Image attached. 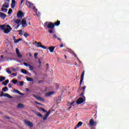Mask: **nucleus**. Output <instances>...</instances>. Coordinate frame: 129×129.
I'll use <instances>...</instances> for the list:
<instances>
[{"mask_svg": "<svg viewBox=\"0 0 129 129\" xmlns=\"http://www.w3.org/2000/svg\"><path fill=\"white\" fill-rule=\"evenodd\" d=\"M1 58L2 59H4V55H1Z\"/></svg>", "mask_w": 129, "mask_h": 129, "instance_id": "69168bd1", "label": "nucleus"}, {"mask_svg": "<svg viewBox=\"0 0 129 129\" xmlns=\"http://www.w3.org/2000/svg\"><path fill=\"white\" fill-rule=\"evenodd\" d=\"M6 28L7 29H4V33L5 34H9V33H10V32L12 31V27H11V26H10L9 25H7L6 26Z\"/></svg>", "mask_w": 129, "mask_h": 129, "instance_id": "f03ea898", "label": "nucleus"}, {"mask_svg": "<svg viewBox=\"0 0 129 129\" xmlns=\"http://www.w3.org/2000/svg\"><path fill=\"white\" fill-rule=\"evenodd\" d=\"M8 87H9V88H12V84H9L8 85Z\"/></svg>", "mask_w": 129, "mask_h": 129, "instance_id": "603ef678", "label": "nucleus"}, {"mask_svg": "<svg viewBox=\"0 0 129 129\" xmlns=\"http://www.w3.org/2000/svg\"><path fill=\"white\" fill-rule=\"evenodd\" d=\"M42 67V64H39V66H38V68H41Z\"/></svg>", "mask_w": 129, "mask_h": 129, "instance_id": "6e6d98bb", "label": "nucleus"}, {"mask_svg": "<svg viewBox=\"0 0 129 129\" xmlns=\"http://www.w3.org/2000/svg\"><path fill=\"white\" fill-rule=\"evenodd\" d=\"M0 18H2V19H6V18H7V15L3 12H0Z\"/></svg>", "mask_w": 129, "mask_h": 129, "instance_id": "f8f14e48", "label": "nucleus"}, {"mask_svg": "<svg viewBox=\"0 0 129 129\" xmlns=\"http://www.w3.org/2000/svg\"><path fill=\"white\" fill-rule=\"evenodd\" d=\"M63 46V44H61L60 45L59 47L60 48H62Z\"/></svg>", "mask_w": 129, "mask_h": 129, "instance_id": "13d9d810", "label": "nucleus"}, {"mask_svg": "<svg viewBox=\"0 0 129 129\" xmlns=\"http://www.w3.org/2000/svg\"><path fill=\"white\" fill-rule=\"evenodd\" d=\"M8 98H10V99H12L13 98V96H11V95L8 94L7 95Z\"/></svg>", "mask_w": 129, "mask_h": 129, "instance_id": "79ce46f5", "label": "nucleus"}, {"mask_svg": "<svg viewBox=\"0 0 129 129\" xmlns=\"http://www.w3.org/2000/svg\"><path fill=\"white\" fill-rule=\"evenodd\" d=\"M24 105H23V104L19 103L17 105V108H24Z\"/></svg>", "mask_w": 129, "mask_h": 129, "instance_id": "412c9836", "label": "nucleus"}, {"mask_svg": "<svg viewBox=\"0 0 129 129\" xmlns=\"http://www.w3.org/2000/svg\"><path fill=\"white\" fill-rule=\"evenodd\" d=\"M17 55L18 58H22V57H23V55H22V54H21V53L20 52L17 53Z\"/></svg>", "mask_w": 129, "mask_h": 129, "instance_id": "e433bc0d", "label": "nucleus"}, {"mask_svg": "<svg viewBox=\"0 0 129 129\" xmlns=\"http://www.w3.org/2000/svg\"><path fill=\"white\" fill-rule=\"evenodd\" d=\"M26 79L27 81H34V79H33L32 78L27 77Z\"/></svg>", "mask_w": 129, "mask_h": 129, "instance_id": "2f4dec72", "label": "nucleus"}, {"mask_svg": "<svg viewBox=\"0 0 129 129\" xmlns=\"http://www.w3.org/2000/svg\"><path fill=\"white\" fill-rule=\"evenodd\" d=\"M37 99L38 100H40V101H45V99L41 97H38V98H37Z\"/></svg>", "mask_w": 129, "mask_h": 129, "instance_id": "c756f323", "label": "nucleus"}, {"mask_svg": "<svg viewBox=\"0 0 129 129\" xmlns=\"http://www.w3.org/2000/svg\"><path fill=\"white\" fill-rule=\"evenodd\" d=\"M1 11L2 12H3V13H7L8 12V9H5L4 8H1Z\"/></svg>", "mask_w": 129, "mask_h": 129, "instance_id": "393cba45", "label": "nucleus"}, {"mask_svg": "<svg viewBox=\"0 0 129 129\" xmlns=\"http://www.w3.org/2000/svg\"><path fill=\"white\" fill-rule=\"evenodd\" d=\"M23 64H24V65L25 66H26V67H30V66L31 65V64H30L27 63V62H24Z\"/></svg>", "mask_w": 129, "mask_h": 129, "instance_id": "f704fd0d", "label": "nucleus"}, {"mask_svg": "<svg viewBox=\"0 0 129 129\" xmlns=\"http://www.w3.org/2000/svg\"><path fill=\"white\" fill-rule=\"evenodd\" d=\"M83 90H85V88H86V86H84L83 88ZM84 90L83 91V92H84Z\"/></svg>", "mask_w": 129, "mask_h": 129, "instance_id": "4d7b16f0", "label": "nucleus"}, {"mask_svg": "<svg viewBox=\"0 0 129 129\" xmlns=\"http://www.w3.org/2000/svg\"><path fill=\"white\" fill-rule=\"evenodd\" d=\"M33 96H34V97H35V98H36V99H38L39 97H37V95H33Z\"/></svg>", "mask_w": 129, "mask_h": 129, "instance_id": "3c124183", "label": "nucleus"}, {"mask_svg": "<svg viewBox=\"0 0 129 129\" xmlns=\"http://www.w3.org/2000/svg\"><path fill=\"white\" fill-rule=\"evenodd\" d=\"M13 13V10L12 9H10L8 11V15H11Z\"/></svg>", "mask_w": 129, "mask_h": 129, "instance_id": "58836bf2", "label": "nucleus"}, {"mask_svg": "<svg viewBox=\"0 0 129 129\" xmlns=\"http://www.w3.org/2000/svg\"><path fill=\"white\" fill-rule=\"evenodd\" d=\"M20 86H23V85H24V82L23 81H20Z\"/></svg>", "mask_w": 129, "mask_h": 129, "instance_id": "c03bdc74", "label": "nucleus"}, {"mask_svg": "<svg viewBox=\"0 0 129 129\" xmlns=\"http://www.w3.org/2000/svg\"><path fill=\"white\" fill-rule=\"evenodd\" d=\"M21 24H22L23 28H26V27H27V26H28V24L27 23V21L25 19H23L22 20Z\"/></svg>", "mask_w": 129, "mask_h": 129, "instance_id": "0eeeda50", "label": "nucleus"}, {"mask_svg": "<svg viewBox=\"0 0 129 129\" xmlns=\"http://www.w3.org/2000/svg\"><path fill=\"white\" fill-rule=\"evenodd\" d=\"M23 39L22 38H19L18 39H16L15 40V41H14L15 44L17 43H19V42H20V41H22Z\"/></svg>", "mask_w": 129, "mask_h": 129, "instance_id": "cd10ccee", "label": "nucleus"}, {"mask_svg": "<svg viewBox=\"0 0 129 129\" xmlns=\"http://www.w3.org/2000/svg\"><path fill=\"white\" fill-rule=\"evenodd\" d=\"M24 122L25 123H26V124H27V125H28V126H30V127H33V126H34V124H33V123H32V122L30 121L25 120H24Z\"/></svg>", "mask_w": 129, "mask_h": 129, "instance_id": "39448f33", "label": "nucleus"}, {"mask_svg": "<svg viewBox=\"0 0 129 129\" xmlns=\"http://www.w3.org/2000/svg\"><path fill=\"white\" fill-rule=\"evenodd\" d=\"M6 28H7V25H0V29L2 31H4Z\"/></svg>", "mask_w": 129, "mask_h": 129, "instance_id": "f3484780", "label": "nucleus"}, {"mask_svg": "<svg viewBox=\"0 0 129 129\" xmlns=\"http://www.w3.org/2000/svg\"><path fill=\"white\" fill-rule=\"evenodd\" d=\"M36 115H37V116H39V117H43V115L41 113L37 112Z\"/></svg>", "mask_w": 129, "mask_h": 129, "instance_id": "7c9ffc66", "label": "nucleus"}, {"mask_svg": "<svg viewBox=\"0 0 129 129\" xmlns=\"http://www.w3.org/2000/svg\"><path fill=\"white\" fill-rule=\"evenodd\" d=\"M42 61H43V59H42V58H38L39 64H42Z\"/></svg>", "mask_w": 129, "mask_h": 129, "instance_id": "4c0bfd02", "label": "nucleus"}, {"mask_svg": "<svg viewBox=\"0 0 129 129\" xmlns=\"http://www.w3.org/2000/svg\"><path fill=\"white\" fill-rule=\"evenodd\" d=\"M42 43H41V42H38V43H37V45H38V46H40L39 45H41Z\"/></svg>", "mask_w": 129, "mask_h": 129, "instance_id": "0e129e2a", "label": "nucleus"}, {"mask_svg": "<svg viewBox=\"0 0 129 129\" xmlns=\"http://www.w3.org/2000/svg\"><path fill=\"white\" fill-rule=\"evenodd\" d=\"M90 124L92 126H93L94 124H95V122H94L93 118L91 119L90 121Z\"/></svg>", "mask_w": 129, "mask_h": 129, "instance_id": "aec40b11", "label": "nucleus"}, {"mask_svg": "<svg viewBox=\"0 0 129 129\" xmlns=\"http://www.w3.org/2000/svg\"><path fill=\"white\" fill-rule=\"evenodd\" d=\"M12 75H14V76H17V75H18V74H17V73H12Z\"/></svg>", "mask_w": 129, "mask_h": 129, "instance_id": "5fc2aeb1", "label": "nucleus"}, {"mask_svg": "<svg viewBox=\"0 0 129 129\" xmlns=\"http://www.w3.org/2000/svg\"><path fill=\"white\" fill-rule=\"evenodd\" d=\"M5 80H6V77L3 76L0 77V82H3Z\"/></svg>", "mask_w": 129, "mask_h": 129, "instance_id": "5701e85b", "label": "nucleus"}, {"mask_svg": "<svg viewBox=\"0 0 129 129\" xmlns=\"http://www.w3.org/2000/svg\"><path fill=\"white\" fill-rule=\"evenodd\" d=\"M23 17H24V13L21 11L18 12L17 13V18H18V19H22Z\"/></svg>", "mask_w": 129, "mask_h": 129, "instance_id": "423d86ee", "label": "nucleus"}, {"mask_svg": "<svg viewBox=\"0 0 129 129\" xmlns=\"http://www.w3.org/2000/svg\"><path fill=\"white\" fill-rule=\"evenodd\" d=\"M23 36L25 37V38H27L28 37H29L30 36V34H28V33L25 32L24 33V34L23 35Z\"/></svg>", "mask_w": 129, "mask_h": 129, "instance_id": "72a5a7b5", "label": "nucleus"}, {"mask_svg": "<svg viewBox=\"0 0 129 129\" xmlns=\"http://www.w3.org/2000/svg\"><path fill=\"white\" fill-rule=\"evenodd\" d=\"M43 82V81L40 80L38 81V83H42Z\"/></svg>", "mask_w": 129, "mask_h": 129, "instance_id": "052dcab7", "label": "nucleus"}, {"mask_svg": "<svg viewBox=\"0 0 129 129\" xmlns=\"http://www.w3.org/2000/svg\"><path fill=\"white\" fill-rule=\"evenodd\" d=\"M34 67L33 66H32V65H30V67H29V70L30 71H33V70H34Z\"/></svg>", "mask_w": 129, "mask_h": 129, "instance_id": "473e14b6", "label": "nucleus"}, {"mask_svg": "<svg viewBox=\"0 0 129 129\" xmlns=\"http://www.w3.org/2000/svg\"><path fill=\"white\" fill-rule=\"evenodd\" d=\"M5 118H7V119H10V117H5Z\"/></svg>", "mask_w": 129, "mask_h": 129, "instance_id": "774afa93", "label": "nucleus"}, {"mask_svg": "<svg viewBox=\"0 0 129 129\" xmlns=\"http://www.w3.org/2000/svg\"><path fill=\"white\" fill-rule=\"evenodd\" d=\"M52 36H53L54 39H57V40H58V41H60L61 42V39L58 38V37H57V35H56V34H53L52 35Z\"/></svg>", "mask_w": 129, "mask_h": 129, "instance_id": "4be33fe9", "label": "nucleus"}, {"mask_svg": "<svg viewBox=\"0 0 129 129\" xmlns=\"http://www.w3.org/2000/svg\"><path fill=\"white\" fill-rule=\"evenodd\" d=\"M75 103V101L73 102L72 103H71V105H73Z\"/></svg>", "mask_w": 129, "mask_h": 129, "instance_id": "bf43d9fd", "label": "nucleus"}, {"mask_svg": "<svg viewBox=\"0 0 129 129\" xmlns=\"http://www.w3.org/2000/svg\"><path fill=\"white\" fill-rule=\"evenodd\" d=\"M52 94H54V92H49L46 94L45 96L49 97V96H51Z\"/></svg>", "mask_w": 129, "mask_h": 129, "instance_id": "dca6fc26", "label": "nucleus"}, {"mask_svg": "<svg viewBox=\"0 0 129 129\" xmlns=\"http://www.w3.org/2000/svg\"><path fill=\"white\" fill-rule=\"evenodd\" d=\"M8 94H4V92H1V96L3 97V96H5V97H7Z\"/></svg>", "mask_w": 129, "mask_h": 129, "instance_id": "b1692460", "label": "nucleus"}, {"mask_svg": "<svg viewBox=\"0 0 129 129\" xmlns=\"http://www.w3.org/2000/svg\"><path fill=\"white\" fill-rule=\"evenodd\" d=\"M15 23L16 24H17V26L15 27L16 29H18V28H19V27H20V24L21 25V19H17L16 20H15Z\"/></svg>", "mask_w": 129, "mask_h": 129, "instance_id": "6e6552de", "label": "nucleus"}, {"mask_svg": "<svg viewBox=\"0 0 129 129\" xmlns=\"http://www.w3.org/2000/svg\"><path fill=\"white\" fill-rule=\"evenodd\" d=\"M47 69H49V64H46Z\"/></svg>", "mask_w": 129, "mask_h": 129, "instance_id": "680f3d73", "label": "nucleus"}, {"mask_svg": "<svg viewBox=\"0 0 129 129\" xmlns=\"http://www.w3.org/2000/svg\"><path fill=\"white\" fill-rule=\"evenodd\" d=\"M24 0H21V3H20L21 6H22V5H23V3H24Z\"/></svg>", "mask_w": 129, "mask_h": 129, "instance_id": "864d4df0", "label": "nucleus"}, {"mask_svg": "<svg viewBox=\"0 0 129 129\" xmlns=\"http://www.w3.org/2000/svg\"><path fill=\"white\" fill-rule=\"evenodd\" d=\"M6 72H7V73H8V74H12V72L11 71H10V68H8L6 69Z\"/></svg>", "mask_w": 129, "mask_h": 129, "instance_id": "c85d7f7f", "label": "nucleus"}, {"mask_svg": "<svg viewBox=\"0 0 129 129\" xmlns=\"http://www.w3.org/2000/svg\"><path fill=\"white\" fill-rule=\"evenodd\" d=\"M12 9H15L16 7V0H12L11 4Z\"/></svg>", "mask_w": 129, "mask_h": 129, "instance_id": "9d476101", "label": "nucleus"}, {"mask_svg": "<svg viewBox=\"0 0 129 129\" xmlns=\"http://www.w3.org/2000/svg\"><path fill=\"white\" fill-rule=\"evenodd\" d=\"M51 113V111L49 110L48 112H46L44 116L43 117V120H46L47 118H48V116H49V115Z\"/></svg>", "mask_w": 129, "mask_h": 129, "instance_id": "1a4fd4ad", "label": "nucleus"}, {"mask_svg": "<svg viewBox=\"0 0 129 129\" xmlns=\"http://www.w3.org/2000/svg\"><path fill=\"white\" fill-rule=\"evenodd\" d=\"M60 25V21L57 20L56 22H54V23L52 22H46L44 23V28H47L48 29H50L48 30V32L49 34H54L55 32L53 31L52 30L55 29V26L58 27Z\"/></svg>", "mask_w": 129, "mask_h": 129, "instance_id": "f257e3e1", "label": "nucleus"}, {"mask_svg": "<svg viewBox=\"0 0 129 129\" xmlns=\"http://www.w3.org/2000/svg\"><path fill=\"white\" fill-rule=\"evenodd\" d=\"M10 7V4L6 2L3 6V8H5L6 9H8V8Z\"/></svg>", "mask_w": 129, "mask_h": 129, "instance_id": "2eb2a0df", "label": "nucleus"}, {"mask_svg": "<svg viewBox=\"0 0 129 129\" xmlns=\"http://www.w3.org/2000/svg\"><path fill=\"white\" fill-rule=\"evenodd\" d=\"M16 54H18L19 53H20V50H19V48H16Z\"/></svg>", "mask_w": 129, "mask_h": 129, "instance_id": "09e8293b", "label": "nucleus"}, {"mask_svg": "<svg viewBox=\"0 0 129 129\" xmlns=\"http://www.w3.org/2000/svg\"><path fill=\"white\" fill-rule=\"evenodd\" d=\"M11 82H12V83H13V84H17L18 83V80H15V79H13L11 81Z\"/></svg>", "mask_w": 129, "mask_h": 129, "instance_id": "a878e982", "label": "nucleus"}, {"mask_svg": "<svg viewBox=\"0 0 129 129\" xmlns=\"http://www.w3.org/2000/svg\"><path fill=\"white\" fill-rule=\"evenodd\" d=\"M81 96H83L84 99H85V96H84V92H83V93H82L80 95Z\"/></svg>", "mask_w": 129, "mask_h": 129, "instance_id": "a18cd8bd", "label": "nucleus"}, {"mask_svg": "<svg viewBox=\"0 0 129 129\" xmlns=\"http://www.w3.org/2000/svg\"><path fill=\"white\" fill-rule=\"evenodd\" d=\"M26 90L27 91H30V90H29V89H28V88H26Z\"/></svg>", "mask_w": 129, "mask_h": 129, "instance_id": "338daca9", "label": "nucleus"}, {"mask_svg": "<svg viewBox=\"0 0 129 129\" xmlns=\"http://www.w3.org/2000/svg\"><path fill=\"white\" fill-rule=\"evenodd\" d=\"M55 46H50L48 47V50H49L51 53H53L54 52V50H55Z\"/></svg>", "mask_w": 129, "mask_h": 129, "instance_id": "ddd939ff", "label": "nucleus"}, {"mask_svg": "<svg viewBox=\"0 0 129 129\" xmlns=\"http://www.w3.org/2000/svg\"><path fill=\"white\" fill-rule=\"evenodd\" d=\"M2 90H3V91H7V90H9V88H8V87H4L2 89Z\"/></svg>", "mask_w": 129, "mask_h": 129, "instance_id": "c9c22d12", "label": "nucleus"}, {"mask_svg": "<svg viewBox=\"0 0 129 129\" xmlns=\"http://www.w3.org/2000/svg\"><path fill=\"white\" fill-rule=\"evenodd\" d=\"M14 92H16V93H18V94H19V95H24V93H21V92H20V91L18 90L15 89L14 90Z\"/></svg>", "mask_w": 129, "mask_h": 129, "instance_id": "6ab92c4d", "label": "nucleus"}, {"mask_svg": "<svg viewBox=\"0 0 129 129\" xmlns=\"http://www.w3.org/2000/svg\"><path fill=\"white\" fill-rule=\"evenodd\" d=\"M37 57H38V53H35L34 54V58H35V59H37Z\"/></svg>", "mask_w": 129, "mask_h": 129, "instance_id": "49530a36", "label": "nucleus"}, {"mask_svg": "<svg viewBox=\"0 0 129 129\" xmlns=\"http://www.w3.org/2000/svg\"><path fill=\"white\" fill-rule=\"evenodd\" d=\"M38 47H39L40 48H42V49H47V47L43 46L42 45L38 46Z\"/></svg>", "mask_w": 129, "mask_h": 129, "instance_id": "ea45409f", "label": "nucleus"}, {"mask_svg": "<svg viewBox=\"0 0 129 129\" xmlns=\"http://www.w3.org/2000/svg\"><path fill=\"white\" fill-rule=\"evenodd\" d=\"M84 74H85V71H83L81 75V80L80 81V87H81V85L82 84V82H83V79H84Z\"/></svg>", "mask_w": 129, "mask_h": 129, "instance_id": "20e7f679", "label": "nucleus"}, {"mask_svg": "<svg viewBox=\"0 0 129 129\" xmlns=\"http://www.w3.org/2000/svg\"><path fill=\"white\" fill-rule=\"evenodd\" d=\"M9 82H10V81L9 80H6L5 82H3L2 83V84H3V85H4L5 86H7Z\"/></svg>", "mask_w": 129, "mask_h": 129, "instance_id": "a211bd4d", "label": "nucleus"}, {"mask_svg": "<svg viewBox=\"0 0 129 129\" xmlns=\"http://www.w3.org/2000/svg\"><path fill=\"white\" fill-rule=\"evenodd\" d=\"M83 124V123L81 121H80L78 123L77 125L76 126L74 129L78 128V127H80Z\"/></svg>", "mask_w": 129, "mask_h": 129, "instance_id": "4468645a", "label": "nucleus"}, {"mask_svg": "<svg viewBox=\"0 0 129 129\" xmlns=\"http://www.w3.org/2000/svg\"><path fill=\"white\" fill-rule=\"evenodd\" d=\"M21 72L23 74H27L28 73V72H27V71L25 69H22L21 70Z\"/></svg>", "mask_w": 129, "mask_h": 129, "instance_id": "bb28decb", "label": "nucleus"}, {"mask_svg": "<svg viewBox=\"0 0 129 129\" xmlns=\"http://www.w3.org/2000/svg\"><path fill=\"white\" fill-rule=\"evenodd\" d=\"M13 40H14V42L15 41V40H17V39H16V37H15V36H13Z\"/></svg>", "mask_w": 129, "mask_h": 129, "instance_id": "e2e57ef3", "label": "nucleus"}, {"mask_svg": "<svg viewBox=\"0 0 129 129\" xmlns=\"http://www.w3.org/2000/svg\"><path fill=\"white\" fill-rule=\"evenodd\" d=\"M35 103H36V104H38V105H42V104L41 103H39L38 102H35Z\"/></svg>", "mask_w": 129, "mask_h": 129, "instance_id": "8fccbe9b", "label": "nucleus"}, {"mask_svg": "<svg viewBox=\"0 0 129 129\" xmlns=\"http://www.w3.org/2000/svg\"><path fill=\"white\" fill-rule=\"evenodd\" d=\"M40 109L43 111V112H47V110H45V109L43 108H41Z\"/></svg>", "mask_w": 129, "mask_h": 129, "instance_id": "de8ad7c7", "label": "nucleus"}, {"mask_svg": "<svg viewBox=\"0 0 129 129\" xmlns=\"http://www.w3.org/2000/svg\"><path fill=\"white\" fill-rule=\"evenodd\" d=\"M33 10H34L35 11V13H37L38 12V10H37V9H36L35 6H33Z\"/></svg>", "mask_w": 129, "mask_h": 129, "instance_id": "37998d69", "label": "nucleus"}, {"mask_svg": "<svg viewBox=\"0 0 129 129\" xmlns=\"http://www.w3.org/2000/svg\"><path fill=\"white\" fill-rule=\"evenodd\" d=\"M84 101H85V99L80 97L77 100L76 103L77 104H81L83 103Z\"/></svg>", "mask_w": 129, "mask_h": 129, "instance_id": "7ed1b4c3", "label": "nucleus"}, {"mask_svg": "<svg viewBox=\"0 0 129 129\" xmlns=\"http://www.w3.org/2000/svg\"><path fill=\"white\" fill-rule=\"evenodd\" d=\"M26 6H27L28 8H31V7H33V6H34V4L30 1H26Z\"/></svg>", "mask_w": 129, "mask_h": 129, "instance_id": "9b49d317", "label": "nucleus"}, {"mask_svg": "<svg viewBox=\"0 0 129 129\" xmlns=\"http://www.w3.org/2000/svg\"><path fill=\"white\" fill-rule=\"evenodd\" d=\"M18 32H19V35H20V36H22V35H23V30H18Z\"/></svg>", "mask_w": 129, "mask_h": 129, "instance_id": "a19ab883", "label": "nucleus"}]
</instances>
